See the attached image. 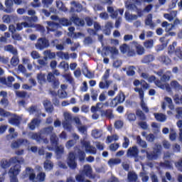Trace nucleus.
<instances>
[{
  "instance_id": "obj_1",
  "label": "nucleus",
  "mask_w": 182,
  "mask_h": 182,
  "mask_svg": "<svg viewBox=\"0 0 182 182\" xmlns=\"http://www.w3.org/2000/svg\"><path fill=\"white\" fill-rule=\"evenodd\" d=\"M137 86H141L140 88L137 89V92L139 95V99L141 100L140 102V106L142 109V110H144V112H145V113H149V107H147V105L146 104V102L144 101V90H147V89H149V87H150V85L146 82V81L141 80H137ZM144 89V90H143Z\"/></svg>"
},
{
  "instance_id": "obj_2",
  "label": "nucleus",
  "mask_w": 182,
  "mask_h": 182,
  "mask_svg": "<svg viewBox=\"0 0 182 182\" xmlns=\"http://www.w3.org/2000/svg\"><path fill=\"white\" fill-rule=\"evenodd\" d=\"M161 154V145L155 144L153 147L152 152H147L146 157L148 160H157L159 156Z\"/></svg>"
},
{
  "instance_id": "obj_3",
  "label": "nucleus",
  "mask_w": 182,
  "mask_h": 182,
  "mask_svg": "<svg viewBox=\"0 0 182 182\" xmlns=\"http://www.w3.org/2000/svg\"><path fill=\"white\" fill-rule=\"evenodd\" d=\"M48 46L49 40L46 39L45 37L39 38L35 44L36 49L38 50H43V49H46Z\"/></svg>"
},
{
  "instance_id": "obj_4",
  "label": "nucleus",
  "mask_w": 182,
  "mask_h": 182,
  "mask_svg": "<svg viewBox=\"0 0 182 182\" xmlns=\"http://www.w3.org/2000/svg\"><path fill=\"white\" fill-rule=\"evenodd\" d=\"M67 164L71 170H75L77 167V162H76V155L73 152H70L67 159Z\"/></svg>"
},
{
  "instance_id": "obj_5",
  "label": "nucleus",
  "mask_w": 182,
  "mask_h": 182,
  "mask_svg": "<svg viewBox=\"0 0 182 182\" xmlns=\"http://www.w3.org/2000/svg\"><path fill=\"white\" fill-rule=\"evenodd\" d=\"M124 4L127 9L137 14V0H127L125 1Z\"/></svg>"
},
{
  "instance_id": "obj_6",
  "label": "nucleus",
  "mask_w": 182,
  "mask_h": 182,
  "mask_svg": "<svg viewBox=\"0 0 182 182\" xmlns=\"http://www.w3.org/2000/svg\"><path fill=\"white\" fill-rule=\"evenodd\" d=\"M82 147L85 148L86 153H90V154H96V149L90 145V141H82Z\"/></svg>"
},
{
  "instance_id": "obj_7",
  "label": "nucleus",
  "mask_w": 182,
  "mask_h": 182,
  "mask_svg": "<svg viewBox=\"0 0 182 182\" xmlns=\"http://www.w3.org/2000/svg\"><path fill=\"white\" fill-rule=\"evenodd\" d=\"M127 157L129 159H135V161H137V146H134L130 147L127 152Z\"/></svg>"
},
{
  "instance_id": "obj_8",
  "label": "nucleus",
  "mask_w": 182,
  "mask_h": 182,
  "mask_svg": "<svg viewBox=\"0 0 182 182\" xmlns=\"http://www.w3.org/2000/svg\"><path fill=\"white\" fill-rule=\"evenodd\" d=\"M9 123L12 126H19L21 124V117L14 114L9 119Z\"/></svg>"
},
{
  "instance_id": "obj_9",
  "label": "nucleus",
  "mask_w": 182,
  "mask_h": 182,
  "mask_svg": "<svg viewBox=\"0 0 182 182\" xmlns=\"http://www.w3.org/2000/svg\"><path fill=\"white\" fill-rule=\"evenodd\" d=\"M55 129L52 126H48L47 127H44L40 130V134L41 136H52L53 133H55L53 131Z\"/></svg>"
},
{
  "instance_id": "obj_10",
  "label": "nucleus",
  "mask_w": 182,
  "mask_h": 182,
  "mask_svg": "<svg viewBox=\"0 0 182 182\" xmlns=\"http://www.w3.org/2000/svg\"><path fill=\"white\" fill-rule=\"evenodd\" d=\"M70 19L71 23L73 22L77 26H85V20L79 18L77 15H73Z\"/></svg>"
},
{
  "instance_id": "obj_11",
  "label": "nucleus",
  "mask_w": 182,
  "mask_h": 182,
  "mask_svg": "<svg viewBox=\"0 0 182 182\" xmlns=\"http://www.w3.org/2000/svg\"><path fill=\"white\" fill-rule=\"evenodd\" d=\"M21 144H23L24 146H28L29 144V141L27 139H20L16 141H13L11 143V148L12 149H18Z\"/></svg>"
},
{
  "instance_id": "obj_12",
  "label": "nucleus",
  "mask_w": 182,
  "mask_h": 182,
  "mask_svg": "<svg viewBox=\"0 0 182 182\" xmlns=\"http://www.w3.org/2000/svg\"><path fill=\"white\" fill-rule=\"evenodd\" d=\"M21 173V165L16 164L12 166L9 171V176H18Z\"/></svg>"
},
{
  "instance_id": "obj_13",
  "label": "nucleus",
  "mask_w": 182,
  "mask_h": 182,
  "mask_svg": "<svg viewBox=\"0 0 182 182\" xmlns=\"http://www.w3.org/2000/svg\"><path fill=\"white\" fill-rule=\"evenodd\" d=\"M145 25L149 26L150 29H154L156 24L153 22V15L149 14L145 20Z\"/></svg>"
},
{
  "instance_id": "obj_14",
  "label": "nucleus",
  "mask_w": 182,
  "mask_h": 182,
  "mask_svg": "<svg viewBox=\"0 0 182 182\" xmlns=\"http://www.w3.org/2000/svg\"><path fill=\"white\" fill-rule=\"evenodd\" d=\"M92 169L90 165H85L82 170V174H85L89 178H93V175H92Z\"/></svg>"
},
{
  "instance_id": "obj_15",
  "label": "nucleus",
  "mask_w": 182,
  "mask_h": 182,
  "mask_svg": "<svg viewBox=\"0 0 182 182\" xmlns=\"http://www.w3.org/2000/svg\"><path fill=\"white\" fill-rule=\"evenodd\" d=\"M26 176H28L29 180H31L33 182L36 181H34L35 178H36V175L35 174V171L33 168L29 167L26 168Z\"/></svg>"
},
{
  "instance_id": "obj_16",
  "label": "nucleus",
  "mask_w": 182,
  "mask_h": 182,
  "mask_svg": "<svg viewBox=\"0 0 182 182\" xmlns=\"http://www.w3.org/2000/svg\"><path fill=\"white\" fill-rule=\"evenodd\" d=\"M28 139H31L32 140H36L38 143H42V135H41V132L39 134L37 133L31 132L28 134Z\"/></svg>"
},
{
  "instance_id": "obj_17",
  "label": "nucleus",
  "mask_w": 182,
  "mask_h": 182,
  "mask_svg": "<svg viewBox=\"0 0 182 182\" xmlns=\"http://www.w3.org/2000/svg\"><path fill=\"white\" fill-rule=\"evenodd\" d=\"M47 24L48 26L47 27L48 32H53L54 31H56L58 28H59V24L53 21H47Z\"/></svg>"
},
{
  "instance_id": "obj_18",
  "label": "nucleus",
  "mask_w": 182,
  "mask_h": 182,
  "mask_svg": "<svg viewBox=\"0 0 182 182\" xmlns=\"http://www.w3.org/2000/svg\"><path fill=\"white\" fill-rule=\"evenodd\" d=\"M5 6L6 7L5 10L6 14H12V12H14V9L11 8V6H14V0H6Z\"/></svg>"
},
{
  "instance_id": "obj_19",
  "label": "nucleus",
  "mask_w": 182,
  "mask_h": 182,
  "mask_svg": "<svg viewBox=\"0 0 182 182\" xmlns=\"http://www.w3.org/2000/svg\"><path fill=\"white\" fill-rule=\"evenodd\" d=\"M41 124V120L38 119L37 118H34L31 120V122L28 124V127L31 130H33L38 126Z\"/></svg>"
},
{
  "instance_id": "obj_20",
  "label": "nucleus",
  "mask_w": 182,
  "mask_h": 182,
  "mask_svg": "<svg viewBox=\"0 0 182 182\" xmlns=\"http://www.w3.org/2000/svg\"><path fill=\"white\" fill-rule=\"evenodd\" d=\"M155 85L160 89H162L163 90H167V92H170V85L168 84H163L161 83V81L160 80H156Z\"/></svg>"
},
{
  "instance_id": "obj_21",
  "label": "nucleus",
  "mask_w": 182,
  "mask_h": 182,
  "mask_svg": "<svg viewBox=\"0 0 182 182\" xmlns=\"http://www.w3.org/2000/svg\"><path fill=\"white\" fill-rule=\"evenodd\" d=\"M4 50L6 52H9L12 55H18V50L14 47L12 45H7L4 46Z\"/></svg>"
},
{
  "instance_id": "obj_22",
  "label": "nucleus",
  "mask_w": 182,
  "mask_h": 182,
  "mask_svg": "<svg viewBox=\"0 0 182 182\" xmlns=\"http://www.w3.org/2000/svg\"><path fill=\"white\" fill-rule=\"evenodd\" d=\"M176 16H177L176 11H172L169 14H164V17L165 18V19H167L168 21H169V22H171V21H174V18H176Z\"/></svg>"
},
{
  "instance_id": "obj_23",
  "label": "nucleus",
  "mask_w": 182,
  "mask_h": 182,
  "mask_svg": "<svg viewBox=\"0 0 182 182\" xmlns=\"http://www.w3.org/2000/svg\"><path fill=\"white\" fill-rule=\"evenodd\" d=\"M126 21L128 22H133V21H136L137 19V15L130 14L129 11H126L124 14Z\"/></svg>"
},
{
  "instance_id": "obj_24",
  "label": "nucleus",
  "mask_w": 182,
  "mask_h": 182,
  "mask_svg": "<svg viewBox=\"0 0 182 182\" xmlns=\"http://www.w3.org/2000/svg\"><path fill=\"white\" fill-rule=\"evenodd\" d=\"M63 153H65V147L63 145L57 146L55 149L57 159H60L63 156Z\"/></svg>"
},
{
  "instance_id": "obj_25",
  "label": "nucleus",
  "mask_w": 182,
  "mask_h": 182,
  "mask_svg": "<svg viewBox=\"0 0 182 182\" xmlns=\"http://www.w3.org/2000/svg\"><path fill=\"white\" fill-rule=\"evenodd\" d=\"M71 9L73 12H75V11L76 12H80V11H82V4L80 3H77L76 1H72L71 2Z\"/></svg>"
},
{
  "instance_id": "obj_26",
  "label": "nucleus",
  "mask_w": 182,
  "mask_h": 182,
  "mask_svg": "<svg viewBox=\"0 0 182 182\" xmlns=\"http://www.w3.org/2000/svg\"><path fill=\"white\" fill-rule=\"evenodd\" d=\"M50 141L52 146H58L59 143V138L58 137L55 133H53L51 135H50Z\"/></svg>"
},
{
  "instance_id": "obj_27",
  "label": "nucleus",
  "mask_w": 182,
  "mask_h": 182,
  "mask_svg": "<svg viewBox=\"0 0 182 182\" xmlns=\"http://www.w3.org/2000/svg\"><path fill=\"white\" fill-rule=\"evenodd\" d=\"M152 9H153V6L151 4H149L148 6H146L145 7V9H144V10L138 9V11H137L138 16H143V15H144L145 12L149 13Z\"/></svg>"
},
{
  "instance_id": "obj_28",
  "label": "nucleus",
  "mask_w": 182,
  "mask_h": 182,
  "mask_svg": "<svg viewBox=\"0 0 182 182\" xmlns=\"http://www.w3.org/2000/svg\"><path fill=\"white\" fill-rule=\"evenodd\" d=\"M44 58L48 60V59H55L56 58V54L53 52H51L50 50H46L43 52Z\"/></svg>"
},
{
  "instance_id": "obj_29",
  "label": "nucleus",
  "mask_w": 182,
  "mask_h": 182,
  "mask_svg": "<svg viewBox=\"0 0 182 182\" xmlns=\"http://www.w3.org/2000/svg\"><path fill=\"white\" fill-rule=\"evenodd\" d=\"M23 28H32V24L27 22H22L16 24L17 31H22Z\"/></svg>"
},
{
  "instance_id": "obj_30",
  "label": "nucleus",
  "mask_w": 182,
  "mask_h": 182,
  "mask_svg": "<svg viewBox=\"0 0 182 182\" xmlns=\"http://www.w3.org/2000/svg\"><path fill=\"white\" fill-rule=\"evenodd\" d=\"M102 134H103V132L101 129H93L91 132V136H92L94 139H100Z\"/></svg>"
},
{
  "instance_id": "obj_31",
  "label": "nucleus",
  "mask_w": 182,
  "mask_h": 182,
  "mask_svg": "<svg viewBox=\"0 0 182 182\" xmlns=\"http://www.w3.org/2000/svg\"><path fill=\"white\" fill-rule=\"evenodd\" d=\"M155 58L154 55L149 54L147 55H145L142 60V63H151V62H153Z\"/></svg>"
},
{
  "instance_id": "obj_32",
  "label": "nucleus",
  "mask_w": 182,
  "mask_h": 182,
  "mask_svg": "<svg viewBox=\"0 0 182 182\" xmlns=\"http://www.w3.org/2000/svg\"><path fill=\"white\" fill-rule=\"evenodd\" d=\"M0 167H1V168H9V167H11V161L9 159H1L0 161Z\"/></svg>"
},
{
  "instance_id": "obj_33",
  "label": "nucleus",
  "mask_w": 182,
  "mask_h": 182,
  "mask_svg": "<svg viewBox=\"0 0 182 182\" xmlns=\"http://www.w3.org/2000/svg\"><path fill=\"white\" fill-rule=\"evenodd\" d=\"M154 115L157 122H166L167 120V117L162 113H155Z\"/></svg>"
},
{
  "instance_id": "obj_34",
  "label": "nucleus",
  "mask_w": 182,
  "mask_h": 182,
  "mask_svg": "<svg viewBox=\"0 0 182 182\" xmlns=\"http://www.w3.org/2000/svg\"><path fill=\"white\" fill-rule=\"evenodd\" d=\"M121 163L122 160L119 158L111 159L108 161V164L110 167H114V166H117V164H120Z\"/></svg>"
},
{
  "instance_id": "obj_35",
  "label": "nucleus",
  "mask_w": 182,
  "mask_h": 182,
  "mask_svg": "<svg viewBox=\"0 0 182 182\" xmlns=\"http://www.w3.org/2000/svg\"><path fill=\"white\" fill-rule=\"evenodd\" d=\"M158 60L161 62V63H164V65H170L171 63V60L168 57H166L165 55H161L158 58Z\"/></svg>"
},
{
  "instance_id": "obj_36",
  "label": "nucleus",
  "mask_w": 182,
  "mask_h": 182,
  "mask_svg": "<svg viewBox=\"0 0 182 182\" xmlns=\"http://www.w3.org/2000/svg\"><path fill=\"white\" fill-rule=\"evenodd\" d=\"M137 175L134 171H130L128 173V180L129 182H137Z\"/></svg>"
},
{
  "instance_id": "obj_37",
  "label": "nucleus",
  "mask_w": 182,
  "mask_h": 182,
  "mask_svg": "<svg viewBox=\"0 0 182 182\" xmlns=\"http://www.w3.org/2000/svg\"><path fill=\"white\" fill-rule=\"evenodd\" d=\"M56 55L58 58H60V59H63L64 60H69V53H63L62 51H58L56 53Z\"/></svg>"
},
{
  "instance_id": "obj_38",
  "label": "nucleus",
  "mask_w": 182,
  "mask_h": 182,
  "mask_svg": "<svg viewBox=\"0 0 182 182\" xmlns=\"http://www.w3.org/2000/svg\"><path fill=\"white\" fill-rule=\"evenodd\" d=\"M44 168L46 171H50V170L53 168V163H52V161L46 160L44 162Z\"/></svg>"
},
{
  "instance_id": "obj_39",
  "label": "nucleus",
  "mask_w": 182,
  "mask_h": 182,
  "mask_svg": "<svg viewBox=\"0 0 182 182\" xmlns=\"http://www.w3.org/2000/svg\"><path fill=\"white\" fill-rule=\"evenodd\" d=\"M63 127L65 129V130H67V132H72V130H73V127H72L70 122H63Z\"/></svg>"
},
{
  "instance_id": "obj_40",
  "label": "nucleus",
  "mask_w": 182,
  "mask_h": 182,
  "mask_svg": "<svg viewBox=\"0 0 182 182\" xmlns=\"http://www.w3.org/2000/svg\"><path fill=\"white\" fill-rule=\"evenodd\" d=\"M161 26L163 28H165L166 32H170V31H171V29L174 28V26H173V24L168 23V22L167 21H164L161 24Z\"/></svg>"
},
{
  "instance_id": "obj_41",
  "label": "nucleus",
  "mask_w": 182,
  "mask_h": 182,
  "mask_svg": "<svg viewBox=\"0 0 182 182\" xmlns=\"http://www.w3.org/2000/svg\"><path fill=\"white\" fill-rule=\"evenodd\" d=\"M9 161H10V164H15L16 163H18L19 164H22L23 163H25V161L23 159H20L19 160V157L18 156H15V157H13L10 159H9Z\"/></svg>"
},
{
  "instance_id": "obj_42",
  "label": "nucleus",
  "mask_w": 182,
  "mask_h": 182,
  "mask_svg": "<svg viewBox=\"0 0 182 182\" xmlns=\"http://www.w3.org/2000/svg\"><path fill=\"white\" fill-rule=\"evenodd\" d=\"M77 129L81 134H86L87 133V127L85 125H77Z\"/></svg>"
},
{
  "instance_id": "obj_43",
  "label": "nucleus",
  "mask_w": 182,
  "mask_h": 182,
  "mask_svg": "<svg viewBox=\"0 0 182 182\" xmlns=\"http://www.w3.org/2000/svg\"><path fill=\"white\" fill-rule=\"evenodd\" d=\"M171 87L175 90H180V89H181V85L178 83V82L173 80L171 82Z\"/></svg>"
},
{
  "instance_id": "obj_44",
  "label": "nucleus",
  "mask_w": 182,
  "mask_h": 182,
  "mask_svg": "<svg viewBox=\"0 0 182 182\" xmlns=\"http://www.w3.org/2000/svg\"><path fill=\"white\" fill-rule=\"evenodd\" d=\"M12 82H15V78L12 76H9L6 79V82H3V85H6L8 87H11L12 86Z\"/></svg>"
},
{
  "instance_id": "obj_45",
  "label": "nucleus",
  "mask_w": 182,
  "mask_h": 182,
  "mask_svg": "<svg viewBox=\"0 0 182 182\" xmlns=\"http://www.w3.org/2000/svg\"><path fill=\"white\" fill-rule=\"evenodd\" d=\"M170 76H171V72L167 71L166 74L163 75L161 77V82H168V80H170Z\"/></svg>"
},
{
  "instance_id": "obj_46",
  "label": "nucleus",
  "mask_w": 182,
  "mask_h": 182,
  "mask_svg": "<svg viewBox=\"0 0 182 182\" xmlns=\"http://www.w3.org/2000/svg\"><path fill=\"white\" fill-rule=\"evenodd\" d=\"M136 68L134 66H129L127 70V75L128 76H134L136 75Z\"/></svg>"
},
{
  "instance_id": "obj_47",
  "label": "nucleus",
  "mask_w": 182,
  "mask_h": 182,
  "mask_svg": "<svg viewBox=\"0 0 182 182\" xmlns=\"http://www.w3.org/2000/svg\"><path fill=\"white\" fill-rule=\"evenodd\" d=\"M104 116H106L107 119H114V115L113 114V110L112 109H107L104 111L103 113Z\"/></svg>"
},
{
  "instance_id": "obj_48",
  "label": "nucleus",
  "mask_w": 182,
  "mask_h": 182,
  "mask_svg": "<svg viewBox=\"0 0 182 182\" xmlns=\"http://www.w3.org/2000/svg\"><path fill=\"white\" fill-rule=\"evenodd\" d=\"M58 68L60 69H64L65 72H68V70H69V64L65 61H62L58 65Z\"/></svg>"
},
{
  "instance_id": "obj_49",
  "label": "nucleus",
  "mask_w": 182,
  "mask_h": 182,
  "mask_svg": "<svg viewBox=\"0 0 182 182\" xmlns=\"http://www.w3.org/2000/svg\"><path fill=\"white\" fill-rule=\"evenodd\" d=\"M115 99L117 100V102H118V104H120L124 102L126 97H124V94L121 92L115 97Z\"/></svg>"
},
{
  "instance_id": "obj_50",
  "label": "nucleus",
  "mask_w": 182,
  "mask_h": 182,
  "mask_svg": "<svg viewBox=\"0 0 182 182\" xmlns=\"http://www.w3.org/2000/svg\"><path fill=\"white\" fill-rule=\"evenodd\" d=\"M58 96L60 99H66L68 97V92L65 90H59L58 91Z\"/></svg>"
},
{
  "instance_id": "obj_51",
  "label": "nucleus",
  "mask_w": 182,
  "mask_h": 182,
  "mask_svg": "<svg viewBox=\"0 0 182 182\" xmlns=\"http://www.w3.org/2000/svg\"><path fill=\"white\" fill-rule=\"evenodd\" d=\"M56 6L60 11H62L63 12H66V11H68V9H66L62 1H56Z\"/></svg>"
},
{
  "instance_id": "obj_52",
  "label": "nucleus",
  "mask_w": 182,
  "mask_h": 182,
  "mask_svg": "<svg viewBox=\"0 0 182 182\" xmlns=\"http://www.w3.org/2000/svg\"><path fill=\"white\" fill-rule=\"evenodd\" d=\"M105 50H109L112 55H118L119 54V50L116 48L115 47H110L107 46V48L105 49Z\"/></svg>"
},
{
  "instance_id": "obj_53",
  "label": "nucleus",
  "mask_w": 182,
  "mask_h": 182,
  "mask_svg": "<svg viewBox=\"0 0 182 182\" xmlns=\"http://www.w3.org/2000/svg\"><path fill=\"white\" fill-rule=\"evenodd\" d=\"M59 22L63 26H69V25H72V21H69L68 19L65 18L60 19Z\"/></svg>"
},
{
  "instance_id": "obj_54",
  "label": "nucleus",
  "mask_w": 182,
  "mask_h": 182,
  "mask_svg": "<svg viewBox=\"0 0 182 182\" xmlns=\"http://www.w3.org/2000/svg\"><path fill=\"white\" fill-rule=\"evenodd\" d=\"M16 95L21 99H25L28 96V92L25 91H16Z\"/></svg>"
},
{
  "instance_id": "obj_55",
  "label": "nucleus",
  "mask_w": 182,
  "mask_h": 182,
  "mask_svg": "<svg viewBox=\"0 0 182 182\" xmlns=\"http://www.w3.org/2000/svg\"><path fill=\"white\" fill-rule=\"evenodd\" d=\"M18 64H19V58H18V56L16 55L13 56L11 60V65H12V66H18Z\"/></svg>"
},
{
  "instance_id": "obj_56",
  "label": "nucleus",
  "mask_w": 182,
  "mask_h": 182,
  "mask_svg": "<svg viewBox=\"0 0 182 182\" xmlns=\"http://www.w3.org/2000/svg\"><path fill=\"white\" fill-rule=\"evenodd\" d=\"M107 140L108 143H112V141H117V140H119V136H117V134L108 136Z\"/></svg>"
},
{
  "instance_id": "obj_57",
  "label": "nucleus",
  "mask_w": 182,
  "mask_h": 182,
  "mask_svg": "<svg viewBox=\"0 0 182 182\" xmlns=\"http://www.w3.org/2000/svg\"><path fill=\"white\" fill-rule=\"evenodd\" d=\"M77 153L80 161H85V158L86 157V154L85 153V151L78 149Z\"/></svg>"
},
{
  "instance_id": "obj_58",
  "label": "nucleus",
  "mask_w": 182,
  "mask_h": 182,
  "mask_svg": "<svg viewBox=\"0 0 182 182\" xmlns=\"http://www.w3.org/2000/svg\"><path fill=\"white\" fill-rule=\"evenodd\" d=\"M46 177V174L45 173V172H40V173H38V175H37V178H38V181H40L41 182L45 181Z\"/></svg>"
},
{
  "instance_id": "obj_59",
  "label": "nucleus",
  "mask_w": 182,
  "mask_h": 182,
  "mask_svg": "<svg viewBox=\"0 0 182 182\" xmlns=\"http://www.w3.org/2000/svg\"><path fill=\"white\" fill-rule=\"evenodd\" d=\"M38 110L39 109H38L36 106H31L28 109V112L30 114H35V113L38 112Z\"/></svg>"
},
{
  "instance_id": "obj_60",
  "label": "nucleus",
  "mask_w": 182,
  "mask_h": 182,
  "mask_svg": "<svg viewBox=\"0 0 182 182\" xmlns=\"http://www.w3.org/2000/svg\"><path fill=\"white\" fill-rule=\"evenodd\" d=\"M154 42L153 40H149L144 43V46L146 48V49H151L154 46Z\"/></svg>"
},
{
  "instance_id": "obj_61",
  "label": "nucleus",
  "mask_w": 182,
  "mask_h": 182,
  "mask_svg": "<svg viewBox=\"0 0 182 182\" xmlns=\"http://www.w3.org/2000/svg\"><path fill=\"white\" fill-rule=\"evenodd\" d=\"M37 79L38 80V83H44L45 82V74L41 73L37 75Z\"/></svg>"
},
{
  "instance_id": "obj_62",
  "label": "nucleus",
  "mask_w": 182,
  "mask_h": 182,
  "mask_svg": "<svg viewBox=\"0 0 182 182\" xmlns=\"http://www.w3.org/2000/svg\"><path fill=\"white\" fill-rule=\"evenodd\" d=\"M31 56L33 59H39L41 58V54L36 50H33L31 53Z\"/></svg>"
},
{
  "instance_id": "obj_63",
  "label": "nucleus",
  "mask_w": 182,
  "mask_h": 182,
  "mask_svg": "<svg viewBox=\"0 0 182 182\" xmlns=\"http://www.w3.org/2000/svg\"><path fill=\"white\" fill-rule=\"evenodd\" d=\"M75 178L77 180V181L78 182H91L89 180H85L83 178V176H82V175H77L75 176Z\"/></svg>"
},
{
  "instance_id": "obj_64",
  "label": "nucleus",
  "mask_w": 182,
  "mask_h": 182,
  "mask_svg": "<svg viewBox=\"0 0 182 182\" xmlns=\"http://www.w3.org/2000/svg\"><path fill=\"white\" fill-rule=\"evenodd\" d=\"M175 166H176V168H178V170H179V171L182 172V159H179L178 162H176Z\"/></svg>"
}]
</instances>
